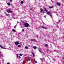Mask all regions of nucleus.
<instances>
[{
  "mask_svg": "<svg viewBox=\"0 0 64 64\" xmlns=\"http://www.w3.org/2000/svg\"><path fill=\"white\" fill-rule=\"evenodd\" d=\"M12 31H14V32H15V31H16L15 30H14V29H12Z\"/></svg>",
  "mask_w": 64,
  "mask_h": 64,
  "instance_id": "20",
  "label": "nucleus"
},
{
  "mask_svg": "<svg viewBox=\"0 0 64 64\" xmlns=\"http://www.w3.org/2000/svg\"><path fill=\"white\" fill-rule=\"evenodd\" d=\"M6 11L8 12V13H12L13 12V11H11V10L10 9L9 10H8Z\"/></svg>",
  "mask_w": 64,
  "mask_h": 64,
  "instance_id": "2",
  "label": "nucleus"
},
{
  "mask_svg": "<svg viewBox=\"0 0 64 64\" xmlns=\"http://www.w3.org/2000/svg\"><path fill=\"white\" fill-rule=\"evenodd\" d=\"M42 28H44V29H46V28L44 27H43Z\"/></svg>",
  "mask_w": 64,
  "mask_h": 64,
  "instance_id": "27",
  "label": "nucleus"
},
{
  "mask_svg": "<svg viewBox=\"0 0 64 64\" xmlns=\"http://www.w3.org/2000/svg\"><path fill=\"white\" fill-rule=\"evenodd\" d=\"M23 2H23V1H22L21 2V4H23Z\"/></svg>",
  "mask_w": 64,
  "mask_h": 64,
  "instance_id": "22",
  "label": "nucleus"
},
{
  "mask_svg": "<svg viewBox=\"0 0 64 64\" xmlns=\"http://www.w3.org/2000/svg\"><path fill=\"white\" fill-rule=\"evenodd\" d=\"M0 53H1V52H0Z\"/></svg>",
  "mask_w": 64,
  "mask_h": 64,
  "instance_id": "43",
  "label": "nucleus"
},
{
  "mask_svg": "<svg viewBox=\"0 0 64 64\" xmlns=\"http://www.w3.org/2000/svg\"><path fill=\"white\" fill-rule=\"evenodd\" d=\"M22 64H24V62H23Z\"/></svg>",
  "mask_w": 64,
  "mask_h": 64,
  "instance_id": "41",
  "label": "nucleus"
},
{
  "mask_svg": "<svg viewBox=\"0 0 64 64\" xmlns=\"http://www.w3.org/2000/svg\"><path fill=\"white\" fill-rule=\"evenodd\" d=\"M7 4H8V6H10V4L9 3H8Z\"/></svg>",
  "mask_w": 64,
  "mask_h": 64,
  "instance_id": "17",
  "label": "nucleus"
},
{
  "mask_svg": "<svg viewBox=\"0 0 64 64\" xmlns=\"http://www.w3.org/2000/svg\"><path fill=\"white\" fill-rule=\"evenodd\" d=\"M38 50L39 51H40V53H42V48H38Z\"/></svg>",
  "mask_w": 64,
  "mask_h": 64,
  "instance_id": "6",
  "label": "nucleus"
},
{
  "mask_svg": "<svg viewBox=\"0 0 64 64\" xmlns=\"http://www.w3.org/2000/svg\"><path fill=\"white\" fill-rule=\"evenodd\" d=\"M19 58H21V57H20V56H19Z\"/></svg>",
  "mask_w": 64,
  "mask_h": 64,
  "instance_id": "34",
  "label": "nucleus"
},
{
  "mask_svg": "<svg viewBox=\"0 0 64 64\" xmlns=\"http://www.w3.org/2000/svg\"><path fill=\"white\" fill-rule=\"evenodd\" d=\"M40 60L42 61V62H43V60H43V58H40Z\"/></svg>",
  "mask_w": 64,
  "mask_h": 64,
  "instance_id": "15",
  "label": "nucleus"
},
{
  "mask_svg": "<svg viewBox=\"0 0 64 64\" xmlns=\"http://www.w3.org/2000/svg\"><path fill=\"white\" fill-rule=\"evenodd\" d=\"M18 47H19L20 48V47H21V46L20 45H18Z\"/></svg>",
  "mask_w": 64,
  "mask_h": 64,
  "instance_id": "19",
  "label": "nucleus"
},
{
  "mask_svg": "<svg viewBox=\"0 0 64 64\" xmlns=\"http://www.w3.org/2000/svg\"><path fill=\"white\" fill-rule=\"evenodd\" d=\"M3 55L2 54H0V57H3Z\"/></svg>",
  "mask_w": 64,
  "mask_h": 64,
  "instance_id": "10",
  "label": "nucleus"
},
{
  "mask_svg": "<svg viewBox=\"0 0 64 64\" xmlns=\"http://www.w3.org/2000/svg\"><path fill=\"white\" fill-rule=\"evenodd\" d=\"M18 23H19V22H18L17 23V24H18Z\"/></svg>",
  "mask_w": 64,
  "mask_h": 64,
  "instance_id": "40",
  "label": "nucleus"
},
{
  "mask_svg": "<svg viewBox=\"0 0 64 64\" xmlns=\"http://www.w3.org/2000/svg\"><path fill=\"white\" fill-rule=\"evenodd\" d=\"M34 61H35V59H34Z\"/></svg>",
  "mask_w": 64,
  "mask_h": 64,
  "instance_id": "39",
  "label": "nucleus"
},
{
  "mask_svg": "<svg viewBox=\"0 0 64 64\" xmlns=\"http://www.w3.org/2000/svg\"><path fill=\"white\" fill-rule=\"evenodd\" d=\"M16 57L17 58H18V54H17L16 55Z\"/></svg>",
  "mask_w": 64,
  "mask_h": 64,
  "instance_id": "23",
  "label": "nucleus"
},
{
  "mask_svg": "<svg viewBox=\"0 0 64 64\" xmlns=\"http://www.w3.org/2000/svg\"><path fill=\"white\" fill-rule=\"evenodd\" d=\"M0 47L1 48H2V49H5L4 48H3V47H2V46L1 45V44H0Z\"/></svg>",
  "mask_w": 64,
  "mask_h": 64,
  "instance_id": "8",
  "label": "nucleus"
},
{
  "mask_svg": "<svg viewBox=\"0 0 64 64\" xmlns=\"http://www.w3.org/2000/svg\"><path fill=\"white\" fill-rule=\"evenodd\" d=\"M24 62H25V61H24Z\"/></svg>",
  "mask_w": 64,
  "mask_h": 64,
  "instance_id": "44",
  "label": "nucleus"
},
{
  "mask_svg": "<svg viewBox=\"0 0 64 64\" xmlns=\"http://www.w3.org/2000/svg\"><path fill=\"white\" fill-rule=\"evenodd\" d=\"M32 55H33V57H34V56H35V55H34V53H33V52H32Z\"/></svg>",
  "mask_w": 64,
  "mask_h": 64,
  "instance_id": "13",
  "label": "nucleus"
},
{
  "mask_svg": "<svg viewBox=\"0 0 64 64\" xmlns=\"http://www.w3.org/2000/svg\"><path fill=\"white\" fill-rule=\"evenodd\" d=\"M45 46H46V47H48V44H45Z\"/></svg>",
  "mask_w": 64,
  "mask_h": 64,
  "instance_id": "12",
  "label": "nucleus"
},
{
  "mask_svg": "<svg viewBox=\"0 0 64 64\" xmlns=\"http://www.w3.org/2000/svg\"><path fill=\"white\" fill-rule=\"evenodd\" d=\"M4 14L6 15V12H4Z\"/></svg>",
  "mask_w": 64,
  "mask_h": 64,
  "instance_id": "31",
  "label": "nucleus"
},
{
  "mask_svg": "<svg viewBox=\"0 0 64 64\" xmlns=\"http://www.w3.org/2000/svg\"><path fill=\"white\" fill-rule=\"evenodd\" d=\"M54 51H55H55H56V50H54Z\"/></svg>",
  "mask_w": 64,
  "mask_h": 64,
  "instance_id": "36",
  "label": "nucleus"
},
{
  "mask_svg": "<svg viewBox=\"0 0 64 64\" xmlns=\"http://www.w3.org/2000/svg\"><path fill=\"white\" fill-rule=\"evenodd\" d=\"M25 48L26 49H28V48L27 46H26L25 47Z\"/></svg>",
  "mask_w": 64,
  "mask_h": 64,
  "instance_id": "14",
  "label": "nucleus"
},
{
  "mask_svg": "<svg viewBox=\"0 0 64 64\" xmlns=\"http://www.w3.org/2000/svg\"><path fill=\"white\" fill-rule=\"evenodd\" d=\"M34 62L35 63H37V61H34Z\"/></svg>",
  "mask_w": 64,
  "mask_h": 64,
  "instance_id": "29",
  "label": "nucleus"
},
{
  "mask_svg": "<svg viewBox=\"0 0 64 64\" xmlns=\"http://www.w3.org/2000/svg\"><path fill=\"white\" fill-rule=\"evenodd\" d=\"M57 5L58 6H60V3H59L58 2H57Z\"/></svg>",
  "mask_w": 64,
  "mask_h": 64,
  "instance_id": "11",
  "label": "nucleus"
},
{
  "mask_svg": "<svg viewBox=\"0 0 64 64\" xmlns=\"http://www.w3.org/2000/svg\"><path fill=\"white\" fill-rule=\"evenodd\" d=\"M14 19H15V18H14Z\"/></svg>",
  "mask_w": 64,
  "mask_h": 64,
  "instance_id": "42",
  "label": "nucleus"
},
{
  "mask_svg": "<svg viewBox=\"0 0 64 64\" xmlns=\"http://www.w3.org/2000/svg\"><path fill=\"white\" fill-rule=\"evenodd\" d=\"M22 54H20V56H22Z\"/></svg>",
  "mask_w": 64,
  "mask_h": 64,
  "instance_id": "28",
  "label": "nucleus"
},
{
  "mask_svg": "<svg viewBox=\"0 0 64 64\" xmlns=\"http://www.w3.org/2000/svg\"><path fill=\"white\" fill-rule=\"evenodd\" d=\"M44 11H46V12H47V9H46L45 8H44Z\"/></svg>",
  "mask_w": 64,
  "mask_h": 64,
  "instance_id": "9",
  "label": "nucleus"
},
{
  "mask_svg": "<svg viewBox=\"0 0 64 64\" xmlns=\"http://www.w3.org/2000/svg\"><path fill=\"white\" fill-rule=\"evenodd\" d=\"M33 48L34 49H36L37 48V47L36 46H34L33 47Z\"/></svg>",
  "mask_w": 64,
  "mask_h": 64,
  "instance_id": "7",
  "label": "nucleus"
},
{
  "mask_svg": "<svg viewBox=\"0 0 64 64\" xmlns=\"http://www.w3.org/2000/svg\"><path fill=\"white\" fill-rule=\"evenodd\" d=\"M30 40L31 41H34V42H35L36 41L35 40L33 39H30Z\"/></svg>",
  "mask_w": 64,
  "mask_h": 64,
  "instance_id": "5",
  "label": "nucleus"
},
{
  "mask_svg": "<svg viewBox=\"0 0 64 64\" xmlns=\"http://www.w3.org/2000/svg\"><path fill=\"white\" fill-rule=\"evenodd\" d=\"M42 11H43V9H42L41 8L40 9V12H42Z\"/></svg>",
  "mask_w": 64,
  "mask_h": 64,
  "instance_id": "16",
  "label": "nucleus"
},
{
  "mask_svg": "<svg viewBox=\"0 0 64 64\" xmlns=\"http://www.w3.org/2000/svg\"><path fill=\"white\" fill-rule=\"evenodd\" d=\"M12 0H10V2H12Z\"/></svg>",
  "mask_w": 64,
  "mask_h": 64,
  "instance_id": "32",
  "label": "nucleus"
},
{
  "mask_svg": "<svg viewBox=\"0 0 64 64\" xmlns=\"http://www.w3.org/2000/svg\"><path fill=\"white\" fill-rule=\"evenodd\" d=\"M24 26H25L26 27H29V24L28 23H25L24 24Z\"/></svg>",
  "mask_w": 64,
  "mask_h": 64,
  "instance_id": "1",
  "label": "nucleus"
},
{
  "mask_svg": "<svg viewBox=\"0 0 64 64\" xmlns=\"http://www.w3.org/2000/svg\"><path fill=\"white\" fill-rule=\"evenodd\" d=\"M62 59H64V56H63V57H62Z\"/></svg>",
  "mask_w": 64,
  "mask_h": 64,
  "instance_id": "33",
  "label": "nucleus"
},
{
  "mask_svg": "<svg viewBox=\"0 0 64 64\" xmlns=\"http://www.w3.org/2000/svg\"><path fill=\"white\" fill-rule=\"evenodd\" d=\"M6 16H8V14H6Z\"/></svg>",
  "mask_w": 64,
  "mask_h": 64,
  "instance_id": "30",
  "label": "nucleus"
},
{
  "mask_svg": "<svg viewBox=\"0 0 64 64\" xmlns=\"http://www.w3.org/2000/svg\"><path fill=\"white\" fill-rule=\"evenodd\" d=\"M15 45L16 46H18V45L19 44V43L18 42H14Z\"/></svg>",
  "mask_w": 64,
  "mask_h": 64,
  "instance_id": "4",
  "label": "nucleus"
},
{
  "mask_svg": "<svg viewBox=\"0 0 64 64\" xmlns=\"http://www.w3.org/2000/svg\"><path fill=\"white\" fill-rule=\"evenodd\" d=\"M53 13H56V12L54 11L53 12Z\"/></svg>",
  "mask_w": 64,
  "mask_h": 64,
  "instance_id": "25",
  "label": "nucleus"
},
{
  "mask_svg": "<svg viewBox=\"0 0 64 64\" xmlns=\"http://www.w3.org/2000/svg\"><path fill=\"white\" fill-rule=\"evenodd\" d=\"M47 12V13H46V14H48V15H49L50 14V16L52 18V14H50V13L49 12Z\"/></svg>",
  "mask_w": 64,
  "mask_h": 64,
  "instance_id": "3",
  "label": "nucleus"
},
{
  "mask_svg": "<svg viewBox=\"0 0 64 64\" xmlns=\"http://www.w3.org/2000/svg\"><path fill=\"white\" fill-rule=\"evenodd\" d=\"M30 10H32V8H30Z\"/></svg>",
  "mask_w": 64,
  "mask_h": 64,
  "instance_id": "38",
  "label": "nucleus"
},
{
  "mask_svg": "<svg viewBox=\"0 0 64 64\" xmlns=\"http://www.w3.org/2000/svg\"><path fill=\"white\" fill-rule=\"evenodd\" d=\"M16 26H17V25L14 26V28H16Z\"/></svg>",
  "mask_w": 64,
  "mask_h": 64,
  "instance_id": "21",
  "label": "nucleus"
},
{
  "mask_svg": "<svg viewBox=\"0 0 64 64\" xmlns=\"http://www.w3.org/2000/svg\"><path fill=\"white\" fill-rule=\"evenodd\" d=\"M22 32H24V29H22Z\"/></svg>",
  "mask_w": 64,
  "mask_h": 64,
  "instance_id": "26",
  "label": "nucleus"
},
{
  "mask_svg": "<svg viewBox=\"0 0 64 64\" xmlns=\"http://www.w3.org/2000/svg\"><path fill=\"white\" fill-rule=\"evenodd\" d=\"M60 20H58V22H60Z\"/></svg>",
  "mask_w": 64,
  "mask_h": 64,
  "instance_id": "37",
  "label": "nucleus"
},
{
  "mask_svg": "<svg viewBox=\"0 0 64 64\" xmlns=\"http://www.w3.org/2000/svg\"><path fill=\"white\" fill-rule=\"evenodd\" d=\"M46 51L48 52H49V50L48 49H47L46 50Z\"/></svg>",
  "mask_w": 64,
  "mask_h": 64,
  "instance_id": "18",
  "label": "nucleus"
},
{
  "mask_svg": "<svg viewBox=\"0 0 64 64\" xmlns=\"http://www.w3.org/2000/svg\"><path fill=\"white\" fill-rule=\"evenodd\" d=\"M53 7L52 6V7H49V8H50V9H51V8H53Z\"/></svg>",
  "mask_w": 64,
  "mask_h": 64,
  "instance_id": "24",
  "label": "nucleus"
},
{
  "mask_svg": "<svg viewBox=\"0 0 64 64\" xmlns=\"http://www.w3.org/2000/svg\"><path fill=\"white\" fill-rule=\"evenodd\" d=\"M46 16H44V17H45V18H46Z\"/></svg>",
  "mask_w": 64,
  "mask_h": 64,
  "instance_id": "35",
  "label": "nucleus"
}]
</instances>
